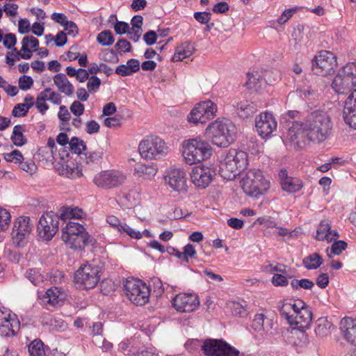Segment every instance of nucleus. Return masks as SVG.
<instances>
[{"instance_id":"1","label":"nucleus","mask_w":356,"mask_h":356,"mask_svg":"<svg viewBox=\"0 0 356 356\" xmlns=\"http://www.w3.org/2000/svg\"><path fill=\"white\" fill-rule=\"evenodd\" d=\"M332 126L327 112L315 111L307 117L305 122H293L286 137L297 145L305 140L321 143L331 135Z\"/></svg>"},{"instance_id":"2","label":"nucleus","mask_w":356,"mask_h":356,"mask_svg":"<svg viewBox=\"0 0 356 356\" xmlns=\"http://www.w3.org/2000/svg\"><path fill=\"white\" fill-rule=\"evenodd\" d=\"M280 315L293 328L305 330L310 327L312 312L301 300H289L281 302L279 307Z\"/></svg>"},{"instance_id":"3","label":"nucleus","mask_w":356,"mask_h":356,"mask_svg":"<svg viewBox=\"0 0 356 356\" xmlns=\"http://www.w3.org/2000/svg\"><path fill=\"white\" fill-rule=\"evenodd\" d=\"M236 129L227 119H217L206 129V134L212 143L218 147H226L234 142Z\"/></svg>"},{"instance_id":"4","label":"nucleus","mask_w":356,"mask_h":356,"mask_svg":"<svg viewBox=\"0 0 356 356\" xmlns=\"http://www.w3.org/2000/svg\"><path fill=\"white\" fill-rule=\"evenodd\" d=\"M210 144L200 138L185 140L182 143V156L188 165H193L209 159L212 154Z\"/></svg>"},{"instance_id":"5","label":"nucleus","mask_w":356,"mask_h":356,"mask_svg":"<svg viewBox=\"0 0 356 356\" xmlns=\"http://www.w3.org/2000/svg\"><path fill=\"white\" fill-rule=\"evenodd\" d=\"M248 156L246 152L231 149L220 163L219 172L227 180L234 179L241 171L247 168Z\"/></svg>"},{"instance_id":"6","label":"nucleus","mask_w":356,"mask_h":356,"mask_svg":"<svg viewBox=\"0 0 356 356\" xmlns=\"http://www.w3.org/2000/svg\"><path fill=\"white\" fill-rule=\"evenodd\" d=\"M240 184L243 192L254 198L263 195L270 187L269 179L257 169L248 170L241 178Z\"/></svg>"},{"instance_id":"7","label":"nucleus","mask_w":356,"mask_h":356,"mask_svg":"<svg viewBox=\"0 0 356 356\" xmlns=\"http://www.w3.org/2000/svg\"><path fill=\"white\" fill-rule=\"evenodd\" d=\"M62 240L70 248L82 250L92 241L85 227L79 223L70 221L62 229Z\"/></svg>"},{"instance_id":"8","label":"nucleus","mask_w":356,"mask_h":356,"mask_svg":"<svg viewBox=\"0 0 356 356\" xmlns=\"http://www.w3.org/2000/svg\"><path fill=\"white\" fill-rule=\"evenodd\" d=\"M138 151L141 157L146 160H157L168 154L169 147L159 136H149L140 142Z\"/></svg>"},{"instance_id":"9","label":"nucleus","mask_w":356,"mask_h":356,"mask_svg":"<svg viewBox=\"0 0 356 356\" xmlns=\"http://www.w3.org/2000/svg\"><path fill=\"white\" fill-rule=\"evenodd\" d=\"M356 86V64L350 63L341 68L334 78L332 88L339 94H345Z\"/></svg>"},{"instance_id":"10","label":"nucleus","mask_w":356,"mask_h":356,"mask_svg":"<svg viewBox=\"0 0 356 356\" xmlns=\"http://www.w3.org/2000/svg\"><path fill=\"white\" fill-rule=\"evenodd\" d=\"M102 267L95 263L86 262L81 265L74 275V282L82 289L94 288L100 280Z\"/></svg>"},{"instance_id":"11","label":"nucleus","mask_w":356,"mask_h":356,"mask_svg":"<svg viewBox=\"0 0 356 356\" xmlns=\"http://www.w3.org/2000/svg\"><path fill=\"white\" fill-rule=\"evenodd\" d=\"M124 291L131 302L136 305H144L149 299L150 289L142 280L127 279L124 284Z\"/></svg>"},{"instance_id":"12","label":"nucleus","mask_w":356,"mask_h":356,"mask_svg":"<svg viewBox=\"0 0 356 356\" xmlns=\"http://www.w3.org/2000/svg\"><path fill=\"white\" fill-rule=\"evenodd\" d=\"M127 180L125 173L116 170H102L93 177L94 184L99 188L111 190L122 186Z\"/></svg>"},{"instance_id":"13","label":"nucleus","mask_w":356,"mask_h":356,"mask_svg":"<svg viewBox=\"0 0 356 356\" xmlns=\"http://www.w3.org/2000/svg\"><path fill=\"white\" fill-rule=\"evenodd\" d=\"M337 65V58L332 52L321 51L312 60V69L315 74L327 76L334 74Z\"/></svg>"},{"instance_id":"14","label":"nucleus","mask_w":356,"mask_h":356,"mask_svg":"<svg viewBox=\"0 0 356 356\" xmlns=\"http://www.w3.org/2000/svg\"><path fill=\"white\" fill-rule=\"evenodd\" d=\"M59 220V216L54 212L42 214L37 225L38 236L43 241L51 240L58 230Z\"/></svg>"},{"instance_id":"15","label":"nucleus","mask_w":356,"mask_h":356,"mask_svg":"<svg viewBox=\"0 0 356 356\" xmlns=\"http://www.w3.org/2000/svg\"><path fill=\"white\" fill-rule=\"evenodd\" d=\"M217 106L211 100L197 104L188 115V122L193 124H204L216 116Z\"/></svg>"},{"instance_id":"16","label":"nucleus","mask_w":356,"mask_h":356,"mask_svg":"<svg viewBox=\"0 0 356 356\" xmlns=\"http://www.w3.org/2000/svg\"><path fill=\"white\" fill-rule=\"evenodd\" d=\"M207 356H238L240 352L222 339H207L202 346Z\"/></svg>"},{"instance_id":"17","label":"nucleus","mask_w":356,"mask_h":356,"mask_svg":"<svg viewBox=\"0 0 356 356\" xmlns=\"http://www.w3.org/2000/svg\"><path fill=\"white\" fill-rule=\"evenodd\" d=\"M33 229V223L28 216H19L13 224L11 233L13 243L17 247H24Z\"/></svg>"},{"instance_id":"18","label":"nucleus","mask_w":356,"mask_h":356,"mask_svg":"<svg viewBox=\"0 0 356 356\" xmlns=\"http://www.w3.org/2000/svg\"><path fill=\"white\" fill-rule=\"evenodd\" d=\"M20 329L17 316L9 309H0V335L5 337L15 336Z\"/></svg>"},{"instance_id":"19","label":"nucleus","mask_w":356,"mask_h":356,"mask_svg":"<svg viewBox=\"0 0 356 356\" xmlns=\"http://www.w3.org/2000/svg\"><path fill=\"white\" fill-rule=\"evenodd\" d=\"M173 307L179 312H192L200 306V300L195 293H181L176 295L172 299Z\"/></svg>"},{"instance_id":"20","label":"nucleus","mask_w":356,"mask_h":356,"mask_svg":"<svg viewBox=\"0 0 356 356\" xmlns=\"http://www.w3.org/2000/svg\"><path fill=\"white\" fill-rule=\"evenodd\" d=\"M165 183L175 191L181 193L186 191V173L181 168H171L165 172Z\"/></svg>"},{"instance_id":"21","label":"nucleus","mask_w":356,"mask_h":356,"mask_svg":"<svg viewBox=\"0 0 356 356\" xmlns=\"http://www.w3.org/2000/svg\"><path fill=\"white\" fill-rule=\"evenodd\" d=\"M215 175V171L212 168L204 165H200L192 169L191 178L195 186L200 188H205L211 182Z\"/></svg>"},{"instance_id":"22","label":"nucleus","mask_w":356,"mask_h":356,"mask_svg":"<svg viewBox=\"0 0 356 356\" xmlns=\"http://www.w3.org/2000/svg\"><path fill=\"white\" fill-rule=\"evenodd\" d=\"M256 131L261 138L269 137L277 129V121L272 113H261L255 120Z\"/></svg>"},{"instance_id":"23","label":"nucleus","mask_w":356,"mask_h":356,"mask_svg":"<svg viewBox=\"0 0 356 356\" xmlns=\"http://www.w3.org/2000/svg\"><path fill=\"white\" fill-rule=\"evenodd\" d=\"M343 117L347 124L356 129V89L345 102Z\"/></svg>"},{"instance_id":"24","label":"nucleus","mask_w":356,"mask_h":356,"mask_svg":"<svg viewBox=\"0 0 356 356\" xmlns=\"http://www.w3.org/2000/svg\"><path fill=\"white\" fill-rule=\"evenodd\" d=\"M57 171L60 175L71 179H76L82 176V169L76 163L71 159L67 161L62 160L58 163Z\"/></svg>"},{"instance_id":"25","label":"nucleus","mask_w":356,"mask_h":356,"mask_svg":"<svg viewBox=\"0 0 356 356\" xmlns=\"http://www.w3.org/2000/svg\"><path fill=\"white\" fill-rule=\"evenodd\" d=\"M272 327V321L266 318L263 314H256L251 324L252 329L261 337L269 335Z\"/></svg>"},{"instance_id":"26","label":"nucleus","mask_w":356,"mask_h":356,"mask_svg":"<svg viewBox=\"0 0 356 356\" xmlns=\"http://www.w3.org/2000/svg\"><path fill=\"white\" fill-rule=\"evenodd\" d=\"M66 298L64 291L58 287H52L47 290L41 298L43 304L55 307L62 302Z\"/></svg>"},{"instance_id":"27","label":"nucleus","mask_w":356,"mask_h":356,"mask_svg":"<svg viewBox=\"0 0 356 356\" xmlns=\"http://www.w3.org/2000/svg\"><path fill=\"white\" fill-rule=\"evenodd\" d=\"M341 329L345 339L356 346V318H344L341 323Z\"/></svg>"},{"instance_id":"28","label":"nucleus","mask_w":356,"mask_h":356,"mask_svg":"<svg viewBox=\"0 0 356 356\" xmlns=\"http://www.w3.org/2000/svg\"><path fill=\"white\" fill-rule=\"evenodd\" d=\"M22 47L19 51H17V55L20 56L21 58L29 59L32 56L31 49H35L39 45V41L33 36H25L22 41Z\"/></svg>"},{"instance_id":"29","label":"nucleus","mask_w":356,"mask_h":356,"mask_svg":"<svg viewBox=\"0 0 356 356\" xmlns=\"http://www.w3.org/2000/svg\"><path fill=\"white\" fill-rule=\"evenodd\" d=\"M53 80L54 83L60 92L64 93L67 96H70L73 94L74 86L69 81L65 74L59 73L56 74Z\"/></svg>"},{"instance_id":"30","label":"nucleus","mask_w":356,"mask_h":356,"mask_svg":"<svg viewBox=\"0 0 356 356\" xmlns=\"http://www.w3.org/2000/svg\"><path fill=\"white\" fill-rule=\"evenodd\" d=\"M194 51L195 47L191 42H183L176 48L172 60L173 62L181 61L184 58L190 57L193 54Z\"/></svg>"},{"instance_id":"31","label":"nucleus","mask_w":356,"mask_h":356,"mask_svg":"<svg viewBox=\"0 0 356 356\" xmlns=\"http://www.w3.org/2000/svg\"><path fill=\"white\" fill-rule=\"evenodd\" d=\"M338 236L336 231L330 230V225L327 221L321 222L316 232V238L319 241L326 240L331 242Z\"/></svg>"},{"instance_id":"32","label":"nucleus","mask_w":356,"mask_h":356,"mask_svg":"<svg viewBox=\"0 0 356 356\" xmlns=\"http://www.w3.org/2000/svg\"><path fill=\"white\" fill-rule=\"evenodd\" d=\"M136 175L147 180L152 179L157 173V168L154 165H140L135 169Z\"/></svg>"},{"instance_id":"33","label":"nucleus","mask_w":356,"mask_h":356,"mask_svg":"<svg viewBox=\"0 0 356 356\" xmlns=\"http://www.w3.org/2000/svg\"><path fill=\"white\" fill-rule=\"evenodd\" d=\"M315 333L316 335L323 337L327 336L330 333L331 327H332L327 318L321 317L316 321L315 323Z\"/></svg>"},{"instance_id":"34","label":"nucleus","mask_w":356,"mask_h":356,"mask_svg":"<svg viewBox=\"0 0 356 356\" xmlns=\"http://www.w3.org/2000/svg\"><path fill=\"white\" fill-rule=\"evenodd\" d=\"M248 81L246 85L250 88H255L256 90L261 88L264 86L263 74L261 71H255L252 73L247 74Z\"/></svg>"},{"instance_id":"35","label":"nucleus","mask_w":356,"mask_h":356,"mask_svg":"<svg viewBox=\"0 0 356 356\" xmlns=\"http://www.w3.org/2000/svg\"><path fill=\"white\" fill-rule=\"evenodd\" d=\"M302 187V181L296 178L284 179L282 181V188L288 193H296Z\"/></svg>"},{"instance_id":"36","label":"nucleus","mask_w":356,"mask_h":356,"mask_svg":"<svg viewBox=\"0 0 356 356\" xmlns=\"http://www.w3.org/2000/svg\"><path fill=\"white\" fill-rule=\"evenodd\" d=\"M302 263L308 270L316 269L322 264L323 259L318 253H313L305 257Z\"/></svg>"},{"instance_id":"37","label":"nucleus","mask_w":356,"mask_h":356,"mask_svg":"<svg viewBox=\"0 0 356 356\" xmlns=\"http://www.w3.org/2000/svg\"><path fill=\"white\" fill-rule=\"evenodd\" d=\"M237 110L240 116L243 118H247L248 116L254 113L257 108L253 102L244 100L238 104Z\"/></svg>"},{"instance_id":"38","label":"nucleus","mask_w":356,"mask_h":356,"mask_svg":"<svg viewBox=\"0 0 356 356\" xmlns=\"http://www.w3.org/2000/svg\"><path fill=\"white\" fill-rule=\"evenodd\" d=\"M83 215V211L78 207H65L63 208L60 218L66 220L68 219H80Z\"/></svg>"},{"instance_id":"39","label":"nucleus","mask_w":356,"mask_h":356,"mask_svg":"<svg viewBox=\"0 0 356 356\" xmlns=\"http://www.w3.org/2000/svg\"><path fill=\"white\" fill-rule=\"evenodd\" d=\"M28 348L30 356H45L44 344L40 340L33 341Z\"/></svg>"},{"instance_id":"40","label":"nucleus","mask_w":356,"mask_h":356,"mask_svg":"<svg viewBox=\"0 0 356 356\" xmlns=\"http://www.w3.org/2000/svg\"><path fill=\"white\" fill-rule=\"evenodd\" d=\"M23 127L21 125H16L13 128L11 140L17 146H22L26 143V138L23 135Z\"/></svg>"},{"instance_id":"41","label":"nucleus","mask_w":356,"mask_h":356,"mask_svg":"<svg viewBox=\"0 0 356 356\" xmlns=\"http://www.w3.org/2000/svg\"><path fill=\"white\" fill-rule=\"evenodd\" d=\"M25 276L33 285H38L44 281V276L38 268L29 269Z\"/></svg>"},{"instance_id":"42","label":"nucleus","mask_w":356,"mask_h":356,"mask_svg":"<svg viewBox=\"0 0 356 356\" xmlns=\"http://www.w3.org/2000/svg\"><path fill=\"white\" fill-rule=\"evenodd\" d=\"M104 152L101 149L88 152L85 154L86 163L87 164H97L102 160Z\"/></svg>"},{"instance_id":"43","label":"nucleus","mask_w":356,"mask_h":356,"mask_svg":"<svg viewBox=\"0 0 356 356\" xmlns=\"http://www.w3.org/2000/svg\"><path fill=\"white\" fill-rule=\"evenodd\" d=\"M347 248V243L343 241L334 242L330 247V250L327 249V254L330 258L333 255H339Z\"/></svg>"},{"instance_id":"44","label":"nucleus","mask_w":356,"mask_h":356,"mask_svg":"<svg viewBox=\"0 0 356 356\" xmlns=\"http://www.w3.org/2000/svg\"><path fill=\"white\" fill-rule=\"evenodd\" d=\"M261 73L263 74L264 85L266 83H274L275 82L279 81L281 79V74L278 70H261Z\"/></svg>"},{"instance_id":"45","label":"nucleus","mask_w":356,"mask_h":356,"mask_svg":"<svg viewBox=\"0 0 356 356\" xmlns=\"http://www.w3.org/2000/svg\"><path fill=\"white\" fill-rule=\"evenodd\" d=\"M69 146L72 152L76 154H81L86 149V143L83 140L76 137H73L69 142Z\"/></svg>"},{"instance_id":"46","label":"nucleus","mask_w":356,"mask_h":356,"mask_svg":"<svg viewBox=\"0 0 356 356\" xmlns=\"http://www.w3.org/2000/svg\"><path fill=\"white\" fill-rule=\"evenodd\" d=\"M97 42L102 46H110L114 42V38L109 30L100 32L97 37Z\"/></svg>"},{"instance_id":"47","label":"nucleus","mask_w":356,"mask_h":356,"mask_svg":"<svg viewBox=\"0 0 356 356\" xmlns=\"http://www.w3.org/2000/svg\"><path fill=\"white\" fill-rule=\"evenodd\" d=\"M118 232L121 234H125L135 239H140L143 237L142 232L134 229L126 223H122V226H120Z\"/></svg>"},{"instance_id":"48","label":"nucleus","mask_w":356,"mask_h":356,"mask_svg":"<svg viewBox=\"0 0 356 356\" xmlns=\"http://www.w3.org/2000/svg\"><path fill=\"white\" fill-rule=\"evenodd\" d=\"M291 286L296 290H298L300 289L309 290L314 287V284L312 281L308 279L293 280L291 282Z\"/></svg>"},{"instance_id":"49","label":"nucleus","mask_w":356,"mask_h":356,"mask_svg":"<svg viewBox=\"0 0 356 356\" xmlns=\"http://www.w3.org/2000/svg\"><path fill=\"white\" fill-rule=\"evenodd\" d=\"M11 216L5 209L0 208V232H4L10 226Z\"/></svg>"},{"instance_id":"50","label":"nucleus","mask_w":356,"mask_h":356,"mask_svg":"<svg viewBox=\"0 0 356 356\" xmlns=\"http://www.w3.org/2000/svg\"><path fill=\"white\" fill-rule=\"evenodd\" d=\"M291 277L288 274L275 273L271 282L275 286H286L289 284L288 278Z\"/></svg>"},{"instance_id":"51","label":"nucleus","mask_w":356,"mask_h":356,"mask_svg":"<svg viewBox=\"0 0 356 356\" xmlns=\"http://www.w3.org/2000/svg\"><path fill=\"white\" fill-rule=\"evenodd\" d=\"M0 88H3L5 92L10 96L14 97L17 92V88L15 86L10 85L2 76H0Z\"/></svg>"},{"instance_id":"52","label":"nucleus","mask_w":356,"mask_h":356,"mask_svg":"<svg viewBox=\"0 0 356 356\" xmlns=\"http://www.w3.org/2000/svg\"><path fill=\"white\" fill-rule=\"evenodd\" d=\"M4 159L8 162H13L15 163H21L24 159L22 153L19 150H13L9 153H5Z\"/></svg>"},{"instance_id":"53","label":"nucleus","mask_w":356,"mask_h":356,"mask_svg":"<svg viewBox=\"0 0 356 356\" xmlns=\"http://www.w3.org/2000/svg\"><path fill=\"white\" fill-rule=\"evenodd\" d=\"M92 341L95 346L100 348L103 352H108L113 348V344L102 337H98L96 339H92Z\"/></svg>"},{"instance_id":"54","label":"nucleus","mask_w":356,"mask_h":356,"mask_svg":"<svg viewBox=\"0 0 356 356\" xmlns=\"http://www.w3.org/2000/svg\"><path fill=\"white\" fill-rule=\"evenodd\" d=\"M229 307L232 314L238 316H244L247 314L245 308L239 302H232L229 304Z\"/></svg>"},{"instance_id":"55","label":"nucleus","mask_w":356,"mask_h":356,"mask_svg":"<svg viewBox=\"0 0 356 356\" xmlns=\"http://www.w3.org/2000/svg\"><path fill=\"white\" fill-rule=\"evenodd\" d=\"M33 84V79L29 76L23 75L19 79V88L23 90L30 89Z\"/></svg>"},{"instance_id":"56","label":"nucleus","mask_w":356,"mask_h":356,"mask_svg":"<svg viewBox=\"0 0 356 356\" xmlns=\"http://www.w3.org/2000/svg\"><path fill=\"white\" fill-rule=\"evenodd\" d=\"M100 59L106 62H117L116 54L113 49H104L101 54Z\"/></svg>"},{"instance_id":"57","label":"nucleus","mask_w":356,"mask_h":356,"mask_svg":"<svg viewBox=\"0 0 356 356\" xmlns=\"http://www.w3.org/2000/svg\"><path fill=\"white\" fill-rule=\"evenodd\" d=\"M50 325L56 331H63L67 328V323L60 318H54L51 320Z\"/></svg>"},{"instance_id":"58","label":"nucleus","mask_w":356,"mask_h":356,"mask_svg":"<svg viewBox=\"0 0 356 356\" xmlns=\"http://www.w3.org/2000/svg\"><path fill=\"white\" fill-rule=\"evenodd\" d=\"M101 84L100 79L95 76H91L88 81L87 87L90 92H96Z\"/></svg>"},{"instance_id":"59","label":"nucleus","mask_w":356,"mask_h":356,"mask_svg":"<svg viewBox=\"0 0 356 356\" xmlns=\"http://www.w3.org/2000/svg\"><path fill=\"white\" fill-rule=\"evenodd\" d=\"M18 6L16 3H8L3 6V10L9 17H15L17 15Z\"/></svg>"},{"instance_id":"60","label":"nucleus","mask_w":356,"mask_h":356,"mask_svg":"<svg viewBox=\"0 0 356 356\" xmlns=\"http://www.w3.org/2000/svg\"><path fill=\"white\" fill-rule=\"evenodd\" d=\"M28 111L29 109L27 107H25L22 103L17 104L14 106L12 111V115L14 117H23L27 114Z\"/></svg>"},{"instance_id":"61","label":"nucleus","mask_w":356,"mask_h":356,"mask_svg":"<svg viewBox=\"0 0 356 356\" xmlns=\"http://www.w3.org/2000/svg\"><path fill=\"white\" fill-rule=\"evenodd\" d=\"M268 268V271L270 273H275L280 274H288L289 273L288 267L282 264H277L275 266H273V264H269Z\"/></svg>"},{"instance_id":"62","label":"nucleus","mask_w":356,"mask_h":356,"mask_svg":"<svg viewBox=\"0 0 356 356\" xmlns=\"http://www.w3.org/2000/svg\"><path fill=\"white\" fill-rule=\"evenodd\" d=\"M2 40L3 45L8 49H11L13 47L17 42L15 35L13 33L6 34L4 38L3 37Z\"/></svg>"},{"instance_id":"63","label":"nucleus","mask_w":356,"mask_h":356,"mask_svg":"<svg viewBox=\"0 0 356 356\" xmlns=\"http://www.w3.org/2000/svg\"><path fill=\"white\" fill-rule=\"evenodd\" d=\"M70 111L74 115L79 117L83 113L84 106L79 101H74L70 106Z\"/></svg>"},{"instance_id":"64","label":"nucleus","mask_w":356,"mask_h":356,"mask_svg":"<svg viewBox=\"0 0 356 356\" xmlns=\"http://www.w3.org/2000/svg\"><path fill=\"white\" fill-rule=\"evenodd\" d=\"M115 47L120 52H128L131 49V44L125 39H120L115 44Z\"/></svg>"}]
</instances>
